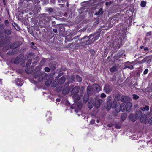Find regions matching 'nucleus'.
Listing matches in <instances>:
<instances>
[{
	"mask_svg": "<svg viewBox=\"0 0 152 152\" xmlns=\"http://www.w3.org/2000/svg\"><path fill=\"white\" fill-rule=\"evenodd\" d=\"M33 69L34 68L33 67H31V69H29V70L28 68H27L26 69L25 71L27 73L29 74L31 73L32 72Z\"/></svg>",
	"mask_w": 152,
	"mask_h": 152,
	"instance_id": "obj_23",
	"label": "nucleus"
},
{
	"mask_svg": "<svg viewBox=\"0 0 152 152\" xmlns=\"http://www.w3.org/2000/svg\"><path fill=\"white\" fill-rule=\"evenodd\" d=\"M66 0H58V2L60 3L61 2H65L66 1Z\"/></svg>",
	"mask_w": 152,
	"mask_h": 152,
	"instance_id": "obj_43",
	"label": "nucleus"
},
{
	"mask_svg": "<svg viewBox=\"0 0 152 152\" xmlns=\"http://www.w3.org/2000/svg\"><path fill=\"white\" fill-rule=\"evenodd\" d=\"M112 124H108V126L109 127H111L112 126Z\"/></svg>",
	"mask_w": 152,
	"mask_h": 152,
	"instance_id": "obj_60",
	"label": "nucleus"
},
{
	"mask_svg": "<svg viewBox=\"0 0 152 152\" xmlns=\"http://www.w3.org/2000/svg\"><path fill=\"white\" fill-rule=\"evenodd\" d=\"M140 109L142 111H148L149 110V108L148 106L146 105L144 107H141Z\"/></svg>",
	"mask_w": 152,
	"mask_h": 152,
	"instance_id": "obj_20",
	"label": "nucleus"
},
{
	"mask_svg": "<svg viewBox=\"0 0 152 152\" xmlns=\"http://www.w3.org/2000/svg\"><path fill=\"white\" fill-rule=\"evenodd\" d=\"M150 111L151 113L152 114V108L150 109Z\"/></svg>",
	"mask_w": 152,
	"mask_h": 152,
	"instance_id": "obj_64",
	"label": "nucleus"
},
{
	"mask_svg": "<svg viewBox=\"0 0 152 152\" xmlns=\"http://www.w3.org/2000/svg\"><path fill=\"white\" fill-rule=\"evenodd\" d=\"M3 2L4 5H5V0H3Z\"/></svg>",
	"mask_w": 152,
	"mask_h": 152,
	"instance_id": "obj_63",
	"label": "nucleus"
},
{
	"mask_svg": "<svg viewBox=\"0 0 152 152\" xmlns=\"http://www.w3.org/2000/svg\"><path fill=\"white\" fill-rule=\"evenodd\" d=\"M46 75V73H43L41 74V76H40V77H41L42 78V79H43L44 78V77H45Z\"/></svg>",
	"mask_w": 152,
	"mask_h": 152,
	"instance_id": "obj_37",
	"label": "nucleus"
},
{
	"mask_svg": "<svg viewBox=\"0 0 152 152\" xmlns=\"http://www.w3.org/2000/svg\"><path fill=\"white\" fill-rule=\"evenodd\" d=\"M116 127L117 129H119L120 128V126L118 125L117 124L116 125Z\"/></svg>",
	"mask_w": 152,
	"mask_h": 152,
	"instance_id": "obj_55",
	"label": "nucleus"
},
{
	"mask_svg": "<svg viewBox=\"0 0 152 152\" xmlns=\"http://www.w3.org/2000/svg\"><path fill=\"white\" fill-rule=\"evenodd\" d=\"M73 98L75 101H76L80 99V97L77 94H74Z\"/></svg>",
	"mask_w": 152,
	"mask_h": 152,
	"instance_id": "obj_19",
	"label": "nucleus"
},
{
	"mask_svg": "<svg viewBox=\"0 0 152 152\" xmlns=\"http://www.w3.org/2000/svg\"><path fill=\"white\" fill-rule=\"evenodd\" d=\"M52 81L51 80H49L47 81L45 83V85L48 86H49L51 83Z\"/></svg>",
	"mask_w": 152,
	"mask_h": 152,
	"instance_id": "obj_24",
	"label": "nucleus"
},
{
	"mask_svg": "<svg viewBox=\"0 0 152 152\" xmlns=\"http://www.w3.org/2000/svg\"><path fill=\"white\" fill-rule=\"evenodd\" d=\"M148 72V69H146L144 71L143 74L145 75L147 74Z\"/></svg>",
	"mask_w": 152,
	"mask_h": 152,
	"instance_id": "obj_44",
	"label": "nucleus"
},
{
	"mask_svg": "<svg viewBox=\"0 0 152 152\" xmlns=\"http://www.w3.org/2000/svg\"><path fill=\"white\" fill-rule=\"evenodd\" d=\"M151 32H148L146 34V36H150L151 35Z\"/></svg>",
	"mask_w": 152,
	"mask_h": 152,
	"instance_id": "obj_50",
	"label": "nucleus"
},
{
	"mask_svg": "<svg viewBox=\"0 0 152 152\" xmlns=\"http://www.w3.org/2000/svg\"><path fill=\"white\" fill-rule=\"evenodd\" d=\"M3 32L6 34L8 35H10L12 32L11 29H5L3 30Z\"/></svg>",
	"mask_w": 152,
	"mask_h": 152,
	"instance_id": "obj_16",
	"label": "nucleus"
},
{
	"mask_svg": "<svg viewBox=\"0 0 152 152\" xmlns=\"http://www.w3.org/2000/svg\"><path fill=\"white\" fill-rule=\"evenodd\" d=\"M76 78L77 81L78 82H80L82 80V79L81 77L78 75H77L76 76Z\"/></svg>",
	"mask_w": 152,
	"mask_h": 152,
	"instance_id": "obj_31",
	"label": "nucleus"
},
{
	"mask_svg": "<svg viewBox=\"0 0 152 152\" xmlns=\"http://www.w3.org/2000/svg\"><path fill=\"white\" fill-rule=\"evenodd\" d=\"M121 107V110L122 111H124L126 109V105L124 103H123L121 105H120Z\"/></svg>",
	"mask_w": 152,
	"mask_h": 152,
	"instance_id": "obj_21",
	"label": "nucleus"
},
{
	"mask_svg": "<svg viewBox=\"0 0 152 152\" xmlns=\"http://www.w3.org/2000/svg\"><path fill=\"white\" fill-rule=\"evenodd\" d=\"M141 111L139 110L136 111L135 115L131 114L129 115V117L132 121L134 122L138 118L141 116Z\"/></svg>",
	"mask_w": 152,
	"mask_h": 152,
	"instance_id": "obj_2",
	"label": "nucleus"
},
{
	"mask_svg": "<svg viewBox=\"0 0 152 152\" xmlns=\"http://www.w3.org/2000/svg\"><path fill=\"white\" fill-rule=\"evenodd\" d=\"M145 51L147 50H148V48H143Z\"/></svg>",
	"mask_w": 152,
	"mask_h": 152,
	"instance_id": "obj_59",
	"label": "nucleus"
},
{
	"mask_svg": "<svg viewBox=\"0 0 152 152\" xmlns=\"http://www.w3.org/2000/svg\"><path fill=\"white\" fill-rule=\"evenodd\" d=\"M94 105V102L93 101H91L89 102L88 104V106L89 108H91L93 107Z\"/></svg>",
	"mask_w": 152,
	"mask_h": 152,
	"instance_id": "obj_22",
	"label": "nucleus"
},
{
	"mask_svg": "<svg viewBox=\"0 0 152 152\" xmlns=\"http://www.w3.org/2000/svg\"><path fill=\"white\" fill-rule=\"evenodd\" d=\"M53 31L55 33H57V30L56 29H55V28H53Z\"/></svg>",
	"mask_w": 152,
	"mask_h": 152,
	"instance_id": "obj_52",
	"label": "nucleus"
},
{
	"mask_svg": "<svg viewBox=\"0 0 152 152\" xmlns=\"http://www.w3.org/2000/svg\"><path fill=\"white\" fill-rule=\"evenodd\" d=\"M68 46L69 47H76V44L75 43H74L73 42L72 43H70L68 45Z\"/></svg>",
	"mask_w": 152,
	"mask_h": 152,
	"instance_id": "obj_34",
	"label": "nucleus"
},
{
	"mask_svg": "<svg viewBox=\"0 0 152 152\" xmlns=\"http://www.w3.org/2000/svg\"><path fill=\"white\" fill-rule=\"evenodd\" d=\"M16 85L18 87H21L23 85V82L21 79L17 78L16 80Z\"/></svg>",
	"mask_w": 152,
	"mask_h": 152,
	"instance_id": "obj_8",
	"label": "nucleus"
},
{
	"mask_svg": "<svg viewBox=\"0 0 152 152\" xmlns=\"http://www.w3.org/2000/svg\"><path fill=\"white\" fill-rule=\"evenodd\" d=\"M111 104L110 105V106H108V107H107V110L108 111L110 110V107H111Z\"/></svg>",
	"mask_w": 152,
	"mask_h": 152,
	"instance_id": "obj_53",
	"label": "nucleus"
},
{
	"mask_svg": "<svg viewBox=\"0 0 152 152\" xmlns=\"http://www.w3.org/2000/svg\"><path fill=\"white\" fill-rule=\"evenodd\" d=\"M103 13V11L102 9V8H100L98 12H96L95 14L96 15H102Z\"/></svg>",
	"mask_w": 152,
	"mask_h": 152,
	"instance_id": "obj_17",
	"label": "nucleus"
},
{
	"mask_svg": "<svg viewBox=\"0 0 152 152\" xmlns=\"http://www.w3.org/2000/svg\"><path fill=\"white\" fill-rule=\"evenodd\" d=\"M34 54L33 53H30L28 55L27 58H32L34 56Z\"/></svg>",
	"mask_w": 152,
	"mask_h": 152,
	"instance_id": "obj_29",
	"label": "nucleus"
},
{
	"mask_svg": "<svg viewBox=\"0 0 152 152\" xmlns=\"http://www.w3.org/2000/svg\"><path fill=\"white\" fill-rule=\"evenodd\" d=\"M96 122L98 123H99V119L97 120L96 121Z\"/></svg>",
	"mask_w": 152,
	"mask_h": 152,
	"instance_id": "obj_62",
	"label": "nucleus"
},
{
	"mask_svg": "<svg viewBox=\"0 0 152 152\" xmlns=\"http://www.w3.org/2000/svg\"><path fill=\"white\" fill-rule=\"evenodd\" d=\"M91 35H93L92 37L94 36V37L92 39V41L93 42L97 40L99 37V34L98 33H96L93 34Z\"/></svg>",
	"mask_w": 152,
	"mask_h": 152,
	"instance_id": "obj_11",
	"label": "nucleus"
},
{
	"mask_svg": "<svg viewBox=\"0 0 152 152\" xmlns=\"http://www.w3.org/2000/svg\"><path fill=\"white\" fill-rule=\"evenodd\" d=\"M92 36L93 35H90L88 37L84 36V37H83L81 39V40H82L86 39V40L85 41H86V42L85 43L84 42V45H85L89 44L90 43L89 40L92 37Z\"/></svg>",
	"mask_w": 152,
	"mask_h": 152,
	"instance_id": "obj_3",
	"label": "nucleus"
},
{
	"mask_svg": "<svg viewBox=\"0 0 152 152\" xmlns=\"http://www.w3.org/2000/svg\"><path fill=\"white\" fill-rule=\"evenodd\" d=\"M141 118L140 121L141 122H145L146 121L147 119V117L146 115L145 114H141Z\"/></svg>",
	"mask_w": 152,
	"mask_h": 152,
	"instance_id": "obj_13",
	"label": "nucleus"
},
{
	"mask_svg": "<svg viewBox=\"0 0 152 152\" xmlns=\"http://www.w3.org/2000/svg\"><path fill=\"white\" fill-rule=\"evenodd\" d=\"M90 52L92 55H93L95 53V52L94 51V50L92 49H91L90 50Z\"/></svg>",
	"mask_w": 152,
	"mask_h": 152,
	"instance_id": "obj_47",
	"label": "nucleus"
},
{
	"mask_svg": "<svg viewBox=\"0 0 152 152\" xmlns=\"http://www.w3.org/2000/svg\"><path fill=\"white\" fill-rule=\"evenodd\" d=\"M141 6L142 7H145L146 5V2L144 1H142L140 4Z\"/></svg>",
	"mask_w": 152,
	"mask_h": 152,
	"instance_id": "obj_28",
	"label": "nucleus"
},
{
	"mask_svg": "<svg viewBox=\"0 0 152 152\" xmlns=\"http://www.w3.org/2000/svg\"><path fill=\"white\" fill-rule=\"evenodd\" d=\"M48 11L49 12H53V9L51 8H48Z\"/></svg>",
	"mask_w": 152,
	"mask_h": 152,
	"instance_id": "obj_41",
	"label": "nucleus"
},
{
	"mask_svg": "<svg viewBox=\"0 0 152 152\" xmlns=\"http://www.w3.org/2000/svg\"><path fill=\"white\" fill-rule=\"evenodd\" d=\"M95 107L96 108H98L100 106V102L99 101L95 102Z\"/></svg>",
	"mask_w": 152,
	"mask_h": 152,
	"instance_id": "obj_25",
	"label": "nucleus"
},
{
	"mask_svg": "<svg viewBox=\"0 0 152 152\" xmlns=\"http://www.w3.org/2000/svg\"><path fill=\"white\" fill-rule=\"evenodd\" d=\"M91 123V124H94L95 122V120H91V122H90Z\"/></svg>",
	"mask_w": 152,
	"mask_h": 152,
	"instance_id": "obj_54",
	"label": "nucleus"
},
{
	"mask_svg": "<svg viewBox=\"0 0 152 152\" xmlns=\"http://www.w3.org/2000/svg\"><path fill=\"white\" fill-rule=\"evenodd\" d=\"M120 96L118 95H116L115 96L114 100L111 105L112 108H115V110L117 112H119L121 110V107L120 106V104L119 102H116V100H118V98H120Z\"/></svg>",
	"mask_w": 152,
	"mask_h": 152,
	"instance_id": "obj_1",
	"label": "nucleus"
},
{
	"mask_svg": "<svg viewBox=\"0 0 152 152\" xmlns=\"http://www.w3.org/2000/svg\"><path fill=\"white\" fill-rule=\"evenodd\" d=\"M94 91L92 88V87L88 86L87 87V92L88 95H91L93 91Z\"/></svg>",
	"mask_w": 152,
	"mask_h": 152,
	"instance_id": "obj_15",
	"label": "nucleus"
},
{
	"mask_svg": "<svg viewBox=\"0 0 152 152\" xmlns=\"http://www.w3.org/2000/svg\"><path fill=\"white\" fill-rule=\"evenodd\" d=\"M60 81L61 80V83H63L65 80V77L63 76L60 78Z\"/></svg>",
	"mask_w": 152,
	"mask_h": 152,
	"instance_id": "obj_32",
	"label": "nucleus"
},
{
	"mask_svg": "<svg viewBox=\"0 0 152 152\" xmlns=\"http://www.w3.org/2000/svg\"><path fill=\"white\" fill-rule=\"evenodd\" d=\"M148 122L149 124H152V117L149 119Z\"/></svg>",
	"mask_w": 152,
	"mask_h": 152,
	"instance_id": "obj_42",
	"label": "nucleus"
},
{
	"mask_svg": "<svg viewBox=\"0 0 152 152\" xmlns=\"http://www.w3.org/2000/svg\"><path fill=\"white\" fill-rule=\"evenodd\" d=\"M54 18L53 16H48L46 17V18L47 19V22H49L51 20H52V18Z\"/></svg>",
	"mask_w": 152,
	"mask_h": 152,
	"instance_id": "obj_26",
	"label": "nucleus"
},
{
	"mask_svg": "<svg viewBox=\"0 0 152 152\" xmlns=\"http://www.w3.org/2000/svg\"><path fill=\"white\" fill-rule=\"evenodd\" d=\"M127 115L126 114H123L121 115V120L122 121H124L126 118Z\"/></svg>",
	"mask_w": 152,
	"mask_h": 152,
	"instance_id": "obj_18",
	"label": "nucleus"
},
{
	"mask_svg": "<svg viewBox=\"0 0 152 152\" xmlns=\"http://www.w3.org/2000/svg\"><path fill=\"white\" fill-rule=\"evenodd\" d=\"M16 26L17 27V28L18 29H17V30H20V28L18 26V25H16Z\"/></svg>",
	"mask_w": 152,
	"mask_h": 152,
	"instance_id": "obj_61",
	"label": "nucleus"
},
{
	"mask_svg": "<svg viewBox=\"0 0 152 152\" xmlns=\"http://www.w3.org/2000/svg\"><path fill=\"white\" fill-rule=\"evenodd\" d=\"M88 98H87L86 99V100L84 98V99H83L84 102H86L88 101Z\"/></svg>",
	"mask_w": 152,
	"mask_h": 152,
	"instance_id": "obj_57",
	"label": "nucleus"
},
{
	"mask_svg": "<svg viewBox=\"0 0 152 152\" xmlns=\"http://www.w3.org/2000/svg\"><path fill=\"white\" fill-rule=\"evenodd\" d=\"M4 23L7 27L9 26V22L8 20H6L5 21Z\"/></svg>",
	"mask_w": 152,
	"mask_h": 152,
	"instance_id": "obj_35",
	"label": "nucleus"
},
{
	"mask_svg": "<svg viewBox=\"0 0 152 152\" xmlns=\"http://www.w3.org/2000/svg\"><path fill=\"white\" fill-rule=\"evenodd\" d=\"M52 26H54L56 24V22L55 21L52 22Z\"/></svg>",
	"mask_w": 152,
	"mask_h": 152,
	"instance_id": "obj_51",
	"label": "nucleus"
},
{
	"mask_svg": "<svg viewBox=\"0 0 152 152\" xmlns=\"http://www.w3.org/2000/svg\"><path fill=\"white\" fill-rule=\"evenodd\" d=\"M118 67L117 66H114L110 68V70L111 72H114L118 70Z\"/></svg>",
	"mask_w": 152,
	"mask_h": 152,
	"instance_id": "obj_14",
	"label": "nucleus"
},
{
	"mask_svg": "<svg viewBox=\"0 0 152 152\" xmlns=\"http://www.w3.org/2000/svg\"><path fill=\"white\" fill-rule=\"evenodd\" d=\"M79 88L78 87H75L72 90V93L73 94H77L79 91Z\"/></svg>",
	"mask_w": 152,
	"mask_h": 152,
	"instance_id": "obj_10",
	"label": "nucleus"
},
{
	"mask_svg": "<svg viewBox=\"0 0 152 152\" xmlns=\"http://www.w3.org/2000/svg\"><path fill=\"white\" fill-rule=\"evenodd\" d=\"M99 5L97 4H95L92 6L89 9V12H93L94 10L99 8Z\"/></svg>",
	"mask_w": 152,
	"mask_h": 152,
	"instance_id": "obj_7",
	"label": "nucleus"
},
{
	"mask_svg": "<svg viewBox=\"0 0 152 152\" xmlns=\"http://www.w3.org/2000/svg\"><path fill=\"white\" fill-rule=\"evenodd\" d=\"M111 4V1L107 2L105 3V5L106 6H108L110 5Z\"/></svg>",
	"mask_w": 152,
	"mask_h": 152,
	"instance_id": "obj_45",
	"label": "nucleus"
},
{
	"mask_svg": "<svg viewBox=\"0 0 152 152\" xmlns=\"http://www.w3.org/2000/svg\"><path fill=\"white\" fill-rule=\"evenodd\" d=\"M126 98L125 96H122L121 97V101L122 102H124L125 101V100H124V99Z\"/></svg>",
	"mask_w": 152,
	"mask_h": 152,
	"instance_id": "obj_48",
	"label": "nucleus"
},
{
	"mask_svg": "<svg viewBox=\"0 0 152 152\" xmlns=\"http://www.w3.org/2000/svg\"><path fill=\"white\" fill-rule=\"evenodd\" d=\"M45 62V59H43L41 61V63L42 64V65L44 64Z\"/></svg>",
	"mask_w": 152,
	"mask_h": 152,
	"instance_id": "obj_49",
	"label": "nucleus"
},
{
	"mask_svg": "<svg viewBox=\"0 0 152 152\" xmlns=\"http://www.w3.org/2000/svg\"><path fill=\"white\" fill-rule=\"evenodd\" d=\"M28 60L26 64V67H28L29 66H30V65L31 64V60H30V59H28Z\"/></svg>",
	"mask_w": 152,
	"mask_h": 152,
	"instance_id": "obj_30",
	"label": "nucleus"
},
{
	"mask_svg": "<svg viewBox=\"0 0 152 152\" xmlns=\"http://www.w3.org/2000/svg\"><path fill=\"white\" fill-rule=\"evenodd\" d=\"M133 98L134 99H137L139 98V96L135 94L133 95Z\"/></svg>",
	"mask_w": 152,
	"mask_h": 152,
	"instance_id": "obj_36",
	"label": "nucleus"
},
{
	"mask_svg": "<svg viewBox=\"0 0 152 152\" xmlns=\"http://www.w3.org/2000/svg\"><path fill=\"white\" fill-rule=\"evenodd\" d=\"M56 84L55 85L52 84L51 86L53 87H55V86H56Z\"/></svg>",
	"mask_w": 152,
	"mask_h": 152,
	"instance_id": "obj_58",
	"label": "nucleus"
},
{
	"mask_svg": "<svg viewBox=\"0 0 152 152\" xmlns=\"http://www.w3.org/2000/svg\"><path fill=\"white\" fill-rule=\"evenodd\" d=\"M128 68L130 69H133V66L132 65H131L130 64H127L125 66V68Z\"/></svg>",
	"mask_w": 152,
	"mask_h": 152,
	"instance_id": "obj_27",
	"label": "nucleus"
},
{
	"mask_svg": "<svg viewBox=\"0 0 152 152\" xmlns=\"http://www.w3.org/2000/svg\"><path fill=\"white\" fill-rule=\"evenodd\" d=\"M106 95L104 93H102L101 95V97L102 98H104L106 97Z\"/></svg>",
	"mask_w": 152,
	"mask_h": 152,
	"instance_id": "obj_40",
	"label": "nucleus"
},
{
	"mask_svg": "<svg viewBox=\"0 0 152 152\" xmlns=\"http://www.w3.org/2000/svg\"><path fill=\"white\" fill-rule=\"evenodd\" d=\"M56 68V67H55L54 66H53L51 68V69L53 70H54Z\"/></svg>",
	"mask_w": 152,
	"mask_h": 152,
	"instance_id": "obj_56",
	"label": "nucleus"
},
{
	"mask_svg": "<svg viewBox=\"0 0 152 152\" xmlns=\"http://www.w3.org/2000/svg\"><path fill=\"white\" fill-rule=\"evenodd\" d=\"M8 53L9 54H11L12 55H14V54H15V50H13L12 51H9L8 52Z\"/></svg>",
	"mask_w": 152,
	"mask_h": 152,
	"instance_id": "obj_33",
	"label": "nucleus"
},
{
	"mask_svg": "<svg viewBox=\"0 0 152 152\" xmlns=\"http://www.w3.org/2000/svg\"><path fill=\"white\" fill-rule=\"evenodd\" d=\"M45 71L47 72H49L50 70V69L48 67H45V69H44Z\"/></svg>",
	"mask_w": 152,
	"mask_h": 152,
	"instance_id": "obj_38",
	"label": "nucleus"
},
{
	"mask_svg": "<svg viewBox=\"0 0 152 152\" xmlns=\"http://www.w3.org/2000/svg\"><path fill=\"white\" fill-rule=\"evenodd\" d=\"M22 44L21 42L17 41L13 43L11 45L10 48H18Z\"/></svg>",
	"mask_w": 152,
	"mask_h": 152,
	"instance_id": "obj_4",
	"label": "nucleus"
},
{
	"mask_svg": "<svg viewBox=\"0 0 152 152\" xmlns=\"http://www.w3.org/2000/svg\"><path fill=\"white\" fill-rule=\"evenodd\" d=\"M112 90L111 88L109 86L106 85L104 87V90L106 93H108L110 92Z\"/></svg>",
	"mask_w": 152,
	"mask_h": 152,
	"instance_id": "obj_9",
	"label": "nucleus"
},
{
	"mask_svg": "<svg viewBox=\"0 0 152 152\" xmlns=\"http://www.w3.org/2000/svg\"><path fill=\"white\" fill-rule=\"evenodd\" d=\"M21 58L20 56H18L15 59H12L11 61L15 64H18L21 61Z\"/></svg>",
	"mask_w": 152,
	"mask_h": 152,
	"instance_id": "obj_5",
	"label": "nucleus"
},
{
	"mask_svg": "<svg viewBox=\"0 0 152 152\" xmlns=\"http://www.w3.org/2000/svg\"><path fill=\"white\" fill-rule=\"evenodd\" d=\"M4 28V25L1 24L0 25V31L3 30Z\"/></svg>",
	"mask_w": 152,
	"mask_h": 152,
	"instance_id": "obj_39",
	"label": "nucleus"
},
{
	"mask_svg": "<svg viewBox=\"0 0 152 152\" xmlns=\"http://www.w3.org/2000/svg\"><path fill=\"white\" fill-rule=\"evenodd\" d=\"M92 88L95 91L98 92L100 91V86L96 84H94L92 86Z\"/></svg>",
	"mask_w": 152,
	"mask_h": 152,
	"instance_id": "obj_6",
	"label": "nucleus"
},
{
	"mask_svg": "<svg viewBox=\"0 0 152 152\" xmlns=\"http://www.w3.org/2000/svg\"><path fill=\"white\" fill-rule=\"evenodd\" d=\"M132 106V104L130 102H128L126 103V110L127 112H129Z\"/></svg>",
	"mask_w": 152,
	"mask_h": 152,
	"instance_id": "obj_12",
	"label": "nucleus"
},
{
	"mask_svg": "<svg viewBox=\"0 0 152 152\" xmlns=\"http://www.w3.org/2000/svg\"><path fill=\"white\" fill-rule=\"evenodd\" d=\"M107 45H110V47H109V48H112L113 47V45L111 44V43L110 42H108L107 44Z\"/></svg>",
	"mask_w": 152,
	"mask_h": 152,
	"instance_id": "obj_46",
	"label": "nucleus"
}]
</instances>
